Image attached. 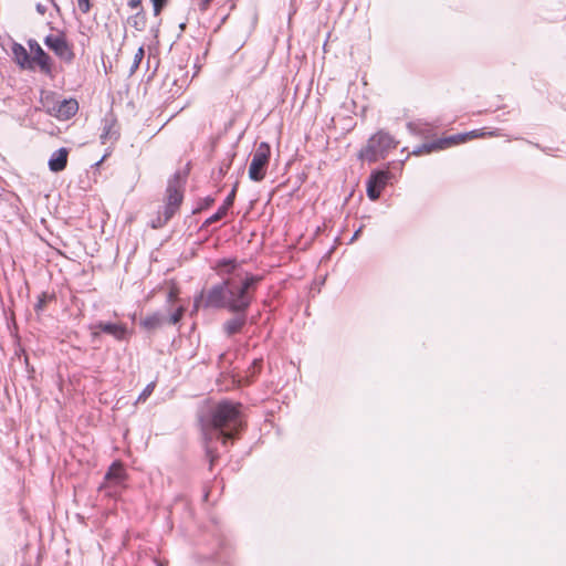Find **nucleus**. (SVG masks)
I'll return each mask as SVG.
<instances>
[{"label":"nucleus","mask_w":566,"mask_h":566,"mask_svg":"<svg viewBox=\"0 0 566 566\" xmlns=\"http://www.w3.org/2000/svg\"><path fill=\"white\" fill-rule=\"evenodd\" d=\"M230 168V164H222L219 168V175L220 177H223Z\"/></svg>","instance_id":"33"},{"label":"nucleus","mask_w":566,"mask_h":566,"mask_svg":"<svg viewBox=\"0 0 566 566\" xmlns=\"http://www.w3.org/2000/svg\"><path fill=\"white\" fill-rule=\"evenodd\" d=\"M128 23L137 31L146 29L147 19L143 8L136 14L128 18Z\"/></svg>","instance_id":"18"},{"label":"nucleus","mask_w":566,"mask_h":566,"mask_svg":"<svg viewBox=\"0 0 566 566\" xmlns=\"http://www.w3.org/2000/svg\"><path fill=\"white\" fill-rule=\"evenodd\" d=\"M397 144L390 134L379 130L368 139L366 147L360 150L359 156L369 163H375L380 158H385L390 149L396 148Z\"/></svg>","instance_id":"4"},{"label":"nucleus","mask_w":566,"mask_h":566,"mask_svg":"<svg viewBox=\"0 0 566 566\" xmlns=\"http://www.w3.org/2000/svg\"><path fill=\"white\" fill-rule=\"evenodd\" d=\"M227 213H228V210L226 209V207H222V206L219 207V209L217 210L216 213H213L211 217L206 219V221L203 222L201 228H208L212 223L220 221L222 218H224L227 216Z\"/></svg>","instance_id":"21"},{"label":"nucleus","mask_w":566,"mask_h":566,"mask_svg":"<svg viewBox=\"0 0 566 566\" xmlns=\"http://www.w3.org/2000/svg\"><path fill=\"white\" fill-rule=\"evenodd\" d=\"M54 298V295H50L48 294L46 292H43L39 295L38 297V302L36 304L34 305V310L36 313H41L44 311L46 304L49 301L53 300Z\"/></svg>","instance_id":"22"},{"label":"nucleus","mask_w":566,"mask_h":566,"mask_svg":"<svg viewBox=\"0 0 566 566\" xmlns=\"http://www.w3.org/2000/svg\"><path fill=\"white\" fill-rule=\"evenodd\" d=\"M242 405L232 401H221L201 417V428L205 439L206 453L212 465L218 458L214 442L221 440L223 444L228 440L238 438L244 423L241 413Z\"/></svg>","instance_id":"2"},{"label":"nucleus","mask_w":566,"mask_h":566,"mask_svg":"<svg viewBox=\"0 0 566 566\" xmlns=\"http://www.w3.org/2000/svg\"><path fill=\"white\" fill-rule=\"evenodd\" d=\"M77 6L81 12L87 13L91 10V1L90 0H77Z\"/></svg>","instance_id":"30"},{"label":"nucleus","mask_w":566,"mask_h":566,"mask_svg":"<svg viewBox=\"0 0 566 566\" xmlns=\"http://www.w3.org/2000/svg\"><path fill=\"white\" fill-rule=\"evenodd\" d=\"M156 387L155 382L148 384L144 390L140 392V395L137 398V402H145L148 397L153 394L154 389Z\"/></svg>","instance_id":"25"},{"label":"nucleus","mask_w":566,"mask_h":566,"mask_svg":"<svg viewBox=\"0 0 566 566\" xmlns=\"http://www.w3.org/2000/svg\"><path fill=\"white\" fill-rule=\"evenodd\" d=\"M167 316L161 312H155L139 321L140 327L147 332H154L165 325Z\"/></svg>","instance_id":"16"},{"label":"nucleus","mask_w":566,"mask_h":566,"mask_svg":"<svg viewBox=\"0 0 566 566\" xmlns=\"http://www.w3.org/2000/svg\"><path fill=\"white\" fill-rule=\"evenodd\" d=\"M35 9H36V11H38L40 14H42V15H43V14H45V12H46V7H45V6H43V4H41V3H38V4L35 6Z\"/></svg>","instance_id":"36"},{"label":"nucleus","mask_w":566,"mask_h":566,"mask_svg":"<svg viewBox=\"0 0 566 566\" xmlns=\"http://www.w3.org/2000/svg\"><path fill=\"white\" fill-rule=\"evenodd\" d=\"M271 155L270 145L265 142L259 144L255 153L253 154L250 167H249V178L253 181L263 180L266 171V167L269 165Z\"/></svg>","instance_id":"5"},{"label":"nucleus","mask_w":566,"mask_h":566,"mask_svg":"<svg viewBox=\"0 0 566 566\" xmlns=\"http://www.w3.org/2000/svg\"><path fill=\"white\" fill-rule=\"evenodd\" d=\"M390 177L388 170H374L367 180V196L371 201L379 199Z\"/></svg>","instance_id":"8"},{"label":"nucleus","mask_w":566,"mask_h":566,"mask_svg":"<svg viewBox=\"0 0 566 566\" xmlns=\"http://www.w3.org/2000/svg\"><path fill=\"white\" fill-rule=\"evenodd\" d=\"M237 187H238V184L234 185V187L232 188V190L230 191V193L227 196V198L224 199V201L222 203V207H226L227 210H229V208H231L233 206L235 193H237Z\"/></svg>","instance_id":"27"},{"label":"nucleus","mask_w":566,"mask_h":566,"mask_svg":"<svg viewBox=\"0 0 566 566\" xmlns=\"http://www.w3.org/2000/svg\"><path fill=\"white\" fill-rule=\"evenodd\" d=\"M233 315L222 324L227 337L241 333L248 323V312H231Z\"/></svg>","instance_id":"10"},{"label":"nucleus","mask_w":566,"mask_h":566,"mask_svg":"<svg viewBox=\"0 0 566 566\" xmlns=\"http://www.w3.org/2000/svg\"><path fill=\"white\" fill-rule=\"evenodd\" d=\"M213 202H214V199L212 197H206L198 203V207L192 212L199 213L202 210L208 209L211 205H213Z\"/></svg>","instance_id":"26"},{"label":"nucleus","mask_w":566,"mask_h":566,"mask_svg":"<svg viewBox=\"0 0 566 566\" xmlns=\"http://www.w3.org/2000/svg\"><path fill=\"white\" fill-rule=\"evenodd\" d=\"M167 222H164V217H161V213L158 212V216L151 220L150 227L153 229H160L163 228Z\"/></svg>","instance_id":"29"},{"label":"nucleus","mask_w":566,"mask_h":566,"mask_svg":"<svg viewBox=\"0 0 566 566\" xmlns=\"http://www.w3.org/2000/svg\"><path fill=\"white\" fill-rule=\"evenodd\" d=\"M212 0H201L200 3H199V9L201 11H206L208 9V7L210 6Z\"/></svg>","instance_id":"34"},{"label":"nucleus","mask_w":566,"mask_h":566,"mask_svg":"<svg viewBox=\"0 0 566 566\" xmlns=\"http://www.w3.org/2000/svg\"><path fill=\"white\" fill-rule=\"evenodd\" d=\"M360 232H361V228H359V229H358V230L353 234V237H352V239H350V243H352V242H354L355 240H357V238L359 237Z\"/></svg>","instance_id":"37"},{"label":"nucleus","mask_w":566,"mask_h":566,"mask_svg":"<svg viewBox=\"0 0 566 566\" xmlns=\"http://www.w3.org/2000/svg\"><path fill=\"white\" fill-rule=\"evenodd\" d=\"M467 140H468V135L457 134V135H452L449 137H443V138L438 139V144L440 145L441 149H444V148H448L450 146H453V145H457L459 143H463Z\"/></svg>","instance_id":"19"},{"label":"nucleus","mask_w":566,"mask_h":566,"mask_svg":"<svg viewBox=\"0 0 566 566\" xmlns=\"http://www.w3.org/2000/svg\"><path fill=\"white\" fill-rule=\"evenodd\" d=\"M49 1L52 3V6H53V7L55 8V10L59 12V11H60V7H59V4H57L54 0H49Z\"/></svg>","instance_id":"38"},{"label":"nucleus","mask_w":566,"mask_h":566,"mask_svg":"<svg viewBox=\"0 0 566 566\" xmlns=\"http://www.w3.org/2000/svg\"><path fill=\"white\" fill-rule=\"evenodd\" d=\"M463 135H468V140H469V139H472V138H475V137L484 136L485 133L482 132V130H472V132H469V133H464Z\"/></svg>","instance_id":"31"},{"label":"nucleus","mask_w":566,"mask_h":566,"mask_svg":"<svg viewBox=\"0 0 566 566\" xmlns=\"http://www.w3.org/2000/svg\"><path fill=\"white\" fill-rule=\"evenodd\" d=\"M126 479V472L123 467V464L118 461L112 463V465L108 468L106 474H105V484H102L99 490L114 486H119L124 480Z\"/></svg>","instance_id":"12"},{"label":"nucleus","mask_w":566,"mask_h":566,"mask_svg":"<svg viewBox=\"0 0 566 566\" xmlns=\"http://www.w3.org/2000/svg\"><path fill=\"white\" fill-rule=\"evenodd\" d=\"M28 45L30 48V51L33 53V56H31L33 67L38 65L42 73L51 75L52 59L50 57V55L41 48V45L34 39H30L28 41Z\"/></svg>","instance_id":"9"},{"label":"nucleus","mask_w":566,"mask_h":566,"mask_svg":"<svg viewBox=\"0 0 566 566\" xmlns=\"http://www.w3.org/2000/svg\"><path fill=\"white\" fill-rule=\"evenodd\" d=\"M440 145L438 144V139L434 140V142H430V143H424L420 146H418L417 148L413 149L412 154L413 155H422V154H430L431 151H434V150H440Z\"/></svg>","instance_id":"20"},{"label":"nucleus","mask_w":566,"mask_h":566,"mask_svg":"<svg viewBox=\"0 0 566 566\" xmlns=\"http://www.w3.org/2000/svg\"><path fill=\"white\" fill-rule=\"evenodd\" d=\"M262 279L263 276L256 274H238L231 279H223L193 297V312L200 307L248 312Z\"/></svg>","instance_id":"1"},{"label":"nucleus","mask_w":566,"mask_h":566,"mask_svg":"<svg viewBox=\"0 0 566 566\" xmlns=\"http://www.w3.org/2000/svg\"><path fill=\"white\" fill-rule=\"evenodd\" d=\"M214 270L223 279H231L238 274H251L244 271L235 259H221L216 263Z\"/></svg>","instance_id":"11"},{"label":"nucleus","mask_w":566,"mask_h":566,"mask_svg":"<svg viewBox=\"0 0 566 566\" xmlns=\"http://www.w3.org/2000/svg\"><path fill=\"white\" fill-rule=\"evenodd\" d=\"M67 158H69V149L65 147H62L57 150H55L50 159H49V169L52 172H60L66 168L67 165Z\"/></svg>","instance_id":"15"},{"label":"nucleus","mask_w":566,"mask_h":566,"mask_svg":"<svg viewBox=\"0 0 566 566\" xmlns=\"http://www.w3.org/2000/svg\"><path fill=\"white\" fill-rule=\"evenodd\" d=\"M90 331L93 342L99 338L101 333L108 334L113 336L116 340H125L128 335V331L125 324L103 321L90 325Z\"/></svg>","instance_id":"7"},{"label":"nucleus","mask_w":566,"mask_h":566,"mask_svg":"<svg viewBox=\"0 0 566 566\" xmlns=\"http://www.w3.org/2000/svg\"><path fill=\"white\" fill-rule=\"evenodd\" d=\"M153 7H154V14L158 15L163 8L166 6L167 0H151Z\"/></svg>","instance_id":"28"},{"label":"nucleus","mask_w":566,"mask_h":566,"mask_svg":"<svg viewBox=\"0 0 566 566\" xmlns=\"http://www.w3.org/2000/svg\"><path fill=\"white\" fill-rule=\"evenodd\" d=\"M14 62L23 70H33L31 56L25 48L17 42H13L11 48Z\"/></svg>","instance_id":"13"},{"label":"nucleus","mask_w":566,"mask_h":566,"mask_svg":"<svg viewBox=\"0 0 566 566\" xmlns=\"http://www.w3.org/2000/svg\"><path fill=\"white\" fill-rule=\"evenodd\" d=\"M186 182V175L180 171L174 174L168 180L166 189V205L161 213L164 222H168L179 209L184 199V185Z\"/></svg>","instance_id":"3"},{"label":"nucleus","mask_w":566,"mask_h":566,"mask_svg":"<svg viewBox=\"0 0 566 566\" xmlns=\"http://www.w3.org/2000/svg\"><path fill=\"white\" fill-rule=\"evenodd\" d=\"M128 6H129L132 9L140 8V7H142V0H129V1H128Z\"/></svg>","instance_id":"35"},{"label":"nucleus","mask_w":566,"mask_h":566,"mask_svg":"<svg viewBox=\"0 0 566 566\" xmlns=\"http://www.w3.org/2000/svg\"><path fill=\"white\" fill-rule=\"evenodd\" d=\"M53 111L57 118L65 120L76 114L78 111V103L73 98L63 99L53 108Z\"/></svg>","instance_id":"14"},{"label":"nucleus","mask_w":566,"mask_h":566,"mask_svg":"<svg viewBox=\"0 0 566 566\" xmlns=\"http://www.w3.org/2000/svg\"><path fill=\"white\" fill-rule=\"evenodd\" d=\"M44 44L62 61L73 62L75 54L73 45L66 40L65 33L49 34L44 38Z\"/></svg>","instance_id":"6"},{"label":"nucleus","mask_w":566,"mask_h":566,"mask_svg":"<svg viewBox=\"0 0 566 566\" xmlns=\"http://www.w3.org/2000/svg\"><path fill=\"white\" fill-rule=\"evenodd\" d=\"M145 55L144 48L140 46L137 52L135 53L133 64L130 66V74H134L136 70L139 67L140 62L143 61Z\"/></svg>","instance_id":"23"},{"label":"nucleus","mask_w":566,"mask_h":566,"mask_svg":"<svg viewBox=\"0 0 566 566\" xmlns=\"http://www.w3.org/2000/svg\"><path fill=\"white\" fill-rule=\"evenodd\" d=\"M102 144L116 142L119 138V129L115 118H105L103 132L99 136Z\"/></svg>","instance_id":"17"},{"label":"nucleus","mask_w":566,"mask_h":566,"mask_svg":"<svg viewBox=\"0 0 566 566\" xmlns=\"http://www.w3.org/2000/svg\"><path fill=\"white\" fill-rule=\"evenodd\" d=\"M177 298V291L174 289H170L167 295V302L172 303Z\"/></svg>","instance_id":"32"},{"label":"nucleus","mask_w":566,"mask_h":566,"mask_svg":"<svg viewBox=\"0 0 566 566\" xmlns=\"http://www.w3.org/2000/svg\"><path fill=\"white\" fill-rule=\"evenodd\" d=\"M185 314V308L179 306L168 318L167 322L169 324L176 325L178 324Z\"/></svg>","instance_id":"24"}]
</instances>
